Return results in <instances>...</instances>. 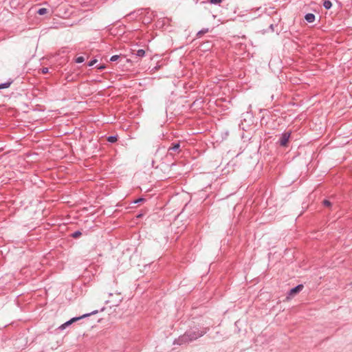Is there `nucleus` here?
Here are the masks:
<instances>
[{
  "instance_id": "1",
  "label": "nucleus",
  "mask_w": 352,
  "mask_h": 352,
  "mask_svg": "<svg viewBox=\"0 0 352 352\" xmlns=\"http://www.w3.org/2000/svg\"><path fill=\"white\" fill-rule=\"evenodd\" d=\"M303 288H304L303 285H298L296 287L292 289L289 292L287 296H286L285 300L289 301L291 299H292L296 294H298L300 292H301Z\"/></svg>"
},
{
  "instance_id": "2",
  "label": "nucleus",
  "mask_w": 352,
  "mask_h": 352,
  "mask_svg": "<svg viewBox=\"0 0 352 352\" xmlns=\"http://www.w3.org/2000/svg\"><path fill=\"white\" fill-rule=\"evenodd\" d=\"M89 316H90V314H84L83 316H82L80 317L73 318L70 320H69V321L66 322L65 323H64L63 324H62L60 328L63 329L66 328V327L72 324L73 322H74L81 318Z\"/></svg>"
},
{
  "instance_id": "3",
  "label": "nucleus",
  "mask_w": 352,
  "mask_h": 352,
  "mask_svg": "<svg viewBox=\"0 0 352 352\" xmlns=\"http://www.w3.org/2000/svg\"><path fill=\"white\" fill-rule=\"evenodd\" d=\"M290 138V133L286 132L283 133L280 140V144L283 146H287Z\"/></svg>"
},
{
  "instance_id": "4",
  "label": "nucleus",
  "mask_w": 352,
  "mask_h": 352,
  "mask_svg": "<svg viewBox=\"0 0 352 352\" xmlns=\"http://www.w3.org/2000/svg\"><path fill=\"white\" fill-rule=\"evenodd\" d=\"M180 147V145L179 143L174 144L172 147H170L168 149L169 153L170 155H174L175 152H177L179 148Z\"/></svg>"
},
{
  "instance_id": "5",
  "label": "nucleus",
  "mask_w": 352,
  "mask_h": 352,
  "mask_svg": "<svg viewBox=\"0 0 352 352\" xmlns=\"http://www.w3.org/2000/svg\"><path fill=\"white\" fill-rule=\"evenodd\" d=\"M47 13V9L45 8H40L38 10V14L40 15H43Z\"/></svg>"
},
{
  "instance_id": "6",
  "label": "nucleus",
  "mask_w": 352,
  "mask_h": 352,
  "mask_svg": "<svg viewBox=\"0 0 352 352\" xmlns=\"http://www.w3.org/2000/svg\"><path fill=\"white\" fill-rule=\"evenodd\" d=\"M10 84H11L10 82H6V83L0 84V89L9 87Z\"/></svg>"
},
{
  "instance_id": "7",
  "label": "nucleus",
  "mask_w": 352,
  "mask_h": 352,
  "mask_svg": "<svg viewBox=\"0 0 352 352\" xmlns=\"http://www.w3.org/2000/svg\"><path fill=\"white\" fill-rule=\"evenodd\" d=\"M323 5H324V7L326 9H329V8L331 7V5H332V4H331V1H325L324 2V4H323Z\"/></svg>"
},
{
  "instance_id": "8",
  "label": "nucleus",
  "mask_w": 352,
  "mask_h": 352,
  "mask_svg": "<svg viewBox=\"0 0 352 352\" xmlns=\"http://www.w3.org/2000/svg\"><path fill=\"white\" fill-rule=\"evenodd\" d=\"M144 54H145V52L143 50H139L137 52V56H138L142 57L144 56Z\"/></svg>"
},
{
  "instance_id": "9",
  "label": "nucleus",
  "mask_w": 352,
  "mask_h": 352,
  "mask_svg": "<svg viewBox=\"0 0 352 352\" xmlns=\"http://www.w3.org/2000/svg\"><path fill=\"white\" fill-rule=\"evenodd\" d=\"M108 141L110 142H115L117 141V138L115 136H110L108 138Z\"/></svg>"
},
{
  "instance_id": "10",
  "label": "nucleus",
  "mask_w": 352,
  "mask_h": 352,
  "mask_svg": "<svg viewBox=\"0 0 352 352\" xmlns=\"http://www.w3.org/2000/svg\"><path fill=\"white\" fill-rule=\"evenodd\" d=\"M85 60L84 57L79 56L76 59V62L78 63H81Z\"/></svg>"
},
{
  "instance_id": "11",
  "label": "nucleus",
  "mask_w": 352,
  "mask_h": 352,
  "mask_svg": "<svg viewBox=\"0 0 352 352\" xmlns=\"http://www.w3.org/2000/svg\"><path fill=\"white\" fill-rule=\"evenodd\" d=\"M80 235H81V232H79V231L76 232H74V233L72 234L73 237H74V238H77V237L80 236Z\"/></svg>"
},
{
  "instance_id": "12",
  "label": "nucleus",
  "mask_w": 352,
  "mask_h": 352,
  "mask_svg": "<svg viewBox=\"0 0 352 352\" xmlns=\"http://www.w3.org/2000/svg\"><path fill=\"white\" fill-rule=\"evenodd\" d=\"M315 20V16L313 14L309 13V23L313 22Z\"/></svg>"
},
{
  "instance_id": "13",
  "label": "nucleus",
  "mask_w": 352,
  "mask_h": 352,
  "mask_svg": "<svg viewBox=\"0 0 352 352\" xmlns=\"http://www.w3.org/2000/svg\"><path fill=\"white\" fill-rule=\"evenodd\" d=\"M118 58H119V56H118V55H114V56H111V57L110 60H111V61H116V60H118Z\"/></svg>"
},
{
  "instance_id": "14",
  "label": "nucleus",
  "mask_w": 352,
  "mask_h": 352,
  "mask_svg": "<svg viewBox=\"0 0 352 352\" xmlns=\"http://www.w3.org/2000/svg\"><path fill=\"white\" fill-rule=\"evenodd\" d=\"M323 204H324V205L325 206H327V207H329V206H331V202H330V201H329L328 200H324V201H323Z\"/></svg>"
},
{
  "instance_id": "15",
  "label": "nucleus",
  "mask_w": 352,
  "mask_h": 352,
  "mask_svg": "<svg viewBox=\"0 0 352 352\" xmlns=\"http://www.w3.org/2000/svg\"><path fill=\"white\" fill-rule=\"evenodd\" d=\"M209 1L212 3L218 4L221 2V0H209Z\"/></svg>"
},
{
  "instance_id": "16",
  "label": "nucleus",
  "mask_w": 352,
  "mask_h": 352,
  "mask_svg": "<svg viewBox=\"0 0 352 352\" xmlns=\"http://www.w3.org/2000/svg\"><path fill=\"white\" fill-rule=\"evenodd\" d=\"M204 333H205V332H202L201 334H199L198 336H193V337H192L190 338V340H194V339H197L198 337L202 336Z\"/></svg>"
},
{
  "instance_id": "17",
  "label": "nucleus",
  "mask_w": 352,
  "mask_h": 352,
  "mask_svg": "<svg viewBox=\"0 0 352 352\" xmlns=\"http://www.w3.org/2000/svg\"><path fill=\"white\" fill-rule=\"evenodd\" d=\"M97 62V60L96 59H94L93 60H91L89 63V66H93Z\"/></svg>"
},
{
  "instance_id": "18",
  "label": "nucleus",
  "mask_w": 352,
  "mask_h": 352,
  "mask_svg": "<svg viewBox=\"0 0 352 352\" xmlns=\"http://www.w3.org/2000/svg\"><path fill=\"white\" fill-rule=\"evenodd\" d=\"M41 71H42V73H43V74H47V73L48 72V68H47V67H43V68L41 69Z\"/></svg>"
},
{
  "instance_id": "19",
  "label": "nucleus",
  "mask_w": 352,
  "mask_h": 352,
  "mask_svg": "<svg viewBox=\"0 0 352 352\" xmlns=\"http://www.w3.org/2000/svg\"><path fill=\"white\" fill-rule=\"evenodd\" d=\"M105 68V66L104 65H100V67H98V69H103Z\"/></svg>"
},
{
  "instance_id": "20",
  "label": "nucleus",
  "mask_w": 352,
  "mask_h": 352,
  "mask_svg": "<svg viewBox=\"0 0 352 352\" xmlns=\"http://www.w3.org/2000/svg\"><path fill=\"white\" fill-rule=\"evenodd\" d=\"M143 200H144L143 199H139L135 201V203H138V202L142 201Z\"/></svg>"
},
{
  "instance_id": "21",
  "label": "nucleus",
  "mask_w": 352,
  "mask_h": 352,
  "mask_svg": "<svg viewBox=\"0 0 352 352\" xmlns=\"http://www.w3.org/2000/svg\"><path fill=\"white\" fill-rule=\"evenodd\" d=\"M305 19L308 21V14L305 16Z\"/></svg>"
}]
</instances>
